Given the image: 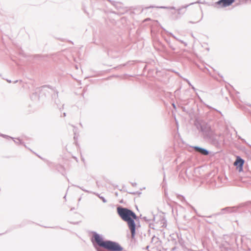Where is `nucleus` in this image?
<instances>
[{"label": "nucleus", "mask_w": 251, "mask_h": 251, "mask_svg": "<svg viewBox=\"0 0 251 251\" xmlns=\"http://www.w3.org/2000/svg\"><path fill=\"white\" fill-rule=\"evenodd\" d=\"M117 213L123 220L126 222L131 233L132 238H134L135 234V224L134 220L137 219V216L131 210L126 208L119 207Z\"/></svg>", "instance_id": "obj_1"}, {"label": "nucleus", "mask_w": 251, "mask_h": 251, "mask_svg": "<svg viewBox=\"0 0 251 251\" xmlns=\"http://www.w3.org/2000/svg\"><path fill=\"white\" fill-rule=\"evenodd\" d=\"M94 239L98 245L111 251H121L122 247L117 243L110 241H103L101 237L96 234L94 236Z\"/></svg>", "instance_id": "obj_2"}, {"label": "nucleus", "mask_w": 251, "mask_h": 251, "mask_svg": "<svg viewBox=\"0 0 251 251\" xmlns=\"http://www.w3.org/2000/svg\"><path fill=\"white\" fill-rule=\"evenodd\" d=\"M244 164V160L241 158L239 156H237L236 161L234 163V165L236 167L237 170L239 172L243 171V165Z\"/></svg>", "instance_id": "obj_3"}, {"label": "nucleus", "mask_w": 251, "mask_h": 251, "mask_svg": "<svg viewBox=\"0 0 251 251\" xmlns=\"http://www.w3.org/2000/svg\"><path fill=\"white\" fill-rule=\"evenodd\" d=\"M235 0H220L217 2V4L222 7H225L231 5Z\"/></svg>", "instance_id": "obj_4"}, {"label": "nucleus", "mask_w": 251, "mask_h": 251, "mask_svg": "<svg viewBox=\"0 0 251 251\" xmlns=\"http://www.w3.org/2000/svg\"><path fill=\"white\" fill-rule=\"evenodd\" d=\"M195 149L196 151H199L203 155H207L208 154V151L205 149H201L199 147H195Z\"/></svg>", "instance_id": "obj_5"}]
</instances>
